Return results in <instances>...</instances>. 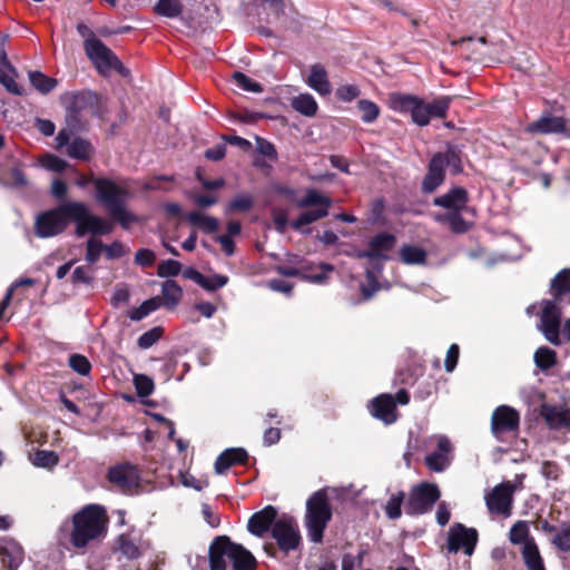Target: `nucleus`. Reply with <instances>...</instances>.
<instances>
[{"instance_id":"obj_20","label":"nucleus","mask_w":570,"mask_h":570,"mask_svg":"<svg viewBox=\"0 0 570 570\" xmlns=\"http://www.w3.org/2000/svg\"><path fill=\"white\" fill-rule=\"evenodd\" d=\"M370 413L385 424H392L397 420V409L391 394H380L368 404Z\"/></svg>"},{"instance_id":"obj_28","label":"nucleus","mask_w":570,"mask_h":570,"mask_svg":"<svg viewBox=\"0 0 570 570\" xmlns=\"http://www.w3.org/2000/svg\"><path fill=\"white\" fill-rule=\"evenodd\" d=\"M320 268L322 269L321 273L305 274L296 267L277 265L275 271L277 274L285 277H301L302 279L308 281L311 283L323 284L327 279V273L333 272L334 267L331 264L321 263Z\"/></svg>"},{"instance_id":"obj_53","label":"nucleus","mask_w":570,"mask_h":570,"mask_svg":"<svg viewBox=\"0 0 570 570\" xmlns=\"http://www.w3.org/2000/svg\"><path fill=\"white\" fill-rule=\"evenodd\" d=\"M232 77H233L235 83L245 91L256 92V94L263 91V87L259 82L254 81L253 79H250L249 77H247L245 73H243L240 71H235Z\"/></svg>"},{"instance_id":"obj_12","label":"nucleus","mask_w":570,"mask_h":570,"mask_svg":"<svg viewBox=\"0 0 570 570\" xmlns=\"http://www.w3.org/2000/svg\"><path fill=\"white\" fill-rule=\"evenodd\" d=\"M272 538L284 554L297 550L302 544L298 524L292 517L284 515L274 523Z\"/></svg>"},{"instance_id":"obj_60","label":"nucleus","mask_w":570,"mask_h":570,"mask_svg":"<svg viewBox=\"0 0 570 570\" xmlns=\"http://www.w3.org/2000/svg\"><path fill=\"white\" fill-rule=\"evenodd\" d=\"M552 543L563 552L570 551V524H566L561 528L553 538Z\"/></svg>"},{"instance_id":"obj_21","label":"nucleus","mask_w":570,"mask_h":570,"mask_svg":"<svg viewBox=\"0 0 570 570\" xmlns=\"http://www.w3.org/2000/svg\"><path fill=\"white\" fill-rule=\"evenodd\" d=\"M541 416L551 430L570 429V397L563 405L543 404Z\"/></svg>"},{"instance_id":"obj_51","label":"nucleus","mask_w":570,"mask_h":570,"mask_svg":"<svg viewBox=\"0 0 570 570\" xmlns=\"http://www.w3.org/2000/svg\"><path fill=\"white\" fill-rule=\"evenodd\" d=\"M163 335L164 328L161 326H155L139 336L137 345L142 350L149 348L157 343Z\"/></svg>"},{"instance_id":"obj_24","label":"nucleus","mask_w":570,"mask_h":570,"mask_svg":"<svg viewBox=\"0 0 570 570\" xmlns=\"http://www.w3.org/2000/svg\"><path fill=\"white\" fill-rule=\"evenodd\" d=\"M469 193L465 188L455 186L448 193L433 199V205L451 212H463L469 203Z\"/></svg>"},{"instance_id":"obj_44","label":"nucleus","mask_w":570,"mask_h":570,"mask_svg":"<svg viewBox=\"0 0 570 570\" xmlns=\"http://www.w3.org/2000/svg\"><path fill=\"white\" fill-rule=\"evenodd\" d=\"M253 206L254 197L252 195L238 194L226 205L225 213H247L253 208Z\"/></svg>"},{"instance_id":"obj_33","label":"nucleus","mask_w":570,"mask_h":570,"mask_svg":"<svg viewBox=\"0 0 570 570\" xmlns=\"http://www.w3.org/2000/svg\"><path fill=\"white\" fill-rule=\"evenodd\" d=\"M444 160V167H450L452 175H459L463 171L462 150L455 145H449L445 153H438Z\"/></svg>"},{"instance_id":"obj_27","label":"nucleus","mask_w":570,"mask_h":570,"mask_svg":"<svg viewBox=\"0 0 570 570\" xmlns=\"http://www.w3.org/2000/svg\"><path fill=\"white\" fill-rule=\"evenodd\" d=\"M85 105V95L77 92L72 96V100L67 106L66 110V128L73 132H78L85 129V122L81 118V110Z\"/></svg>"},{"instance_id":"obj_10","label":"nucleus","mask_w":570,"mask_h":570,"mask_svg":"<svg viewBox=\"0 0 570 570\" xmlns=\"http://www.w3.org/2000/svg\"><path fill=\"white\" fill-rule=\"evenodd\" d=\"M106 479L114 489L125 495L138 494L141 489L140 469L127 461L110 466Z\"/></svg>"},{"instance_id":"obj_22","label":"nucleus","mask_w":570,"mask_h":570,"mask_svg":"<svg viewBox=\"0 0 570 570\" xmlns=\"http://www.w3.org/2000/svg\"><path fill=\"white\" fill-rule=\"evenodd\" d=\"M276 518V508L267 505L252 514L247 523V529L252 534L262 538L267 531H272L274 523L278 520Z\"/></svg>"},{"instance_id":"obj_50","label":"nucleus","mask_w":570,"mask_h":570,"mask_svg":"<svg viewBox=\"0 0 570 570\" xmlns=\"http://www.w3.org/2000/svg\"><path fill=\"white\" fill-rule=\"evenodd\" d=\"M405 499V493L403 491H399L396 494H393L386 502L385 505V514L391 520H396L402 515V504Z\"/></svg>"},{"instance_id":"obj_52","label":"nucleus","mask_w":570,"mask_h":570,"mask_svg":"<svg viewBox=\"0 0 570 570\" xmlns=\"http://www.w3.org/2000/svg\"><path fill=\"white\" fill-rule=\"evenodd\" d=\"M134 384L136 389V393L139 397L149 396L155 389L154 381L145 374H138L134 377Z\"/></svg>"},{"instance_id":"obj_29","label":"nucleus","mask_w":570,"mask_h":570,"mask_svg":"<svg viewBox=\"0 0 570 570\" xmlns=\"http://www.w3.org/2000/svg\"><path fill=\"white\" fill-rule=\"evenodd\" d=\"M307 85L316 92H318L321 96H327L332 91L327 71L320 63H315L311 67V73L307 78Z\"/></svg>"},{"instance_id":"obj_59","label":"nucleus","mask_w":570,"mask_h":570,"mask_svg":"<svg viewBox=\"0 0 570 570\" xmlns=\"http://www.w3.org/2000/svg\"><path fill=\"white\" fill-rule=\"evenodd\" d=\"M365 277L367 284L361 285V293L363 299L367 301L380 289V283L374 273L370 269H366Z\"/></svg>"},{"instance_id":"obj_37","label":"nucleus","mask_w":570,"mask_h":570,"mask_svg":"<svg viewBox=\"0 0 570 570\" xmlns=\"http://www.w3.org/2000/svg\"><path fill=\"white\" fill-rule=\"evenodd\" d=\"M118 551L128 560H137L142 552L129 533H121L116 539Z\"/></svg>"},{"instance_id":"obj_42","label":"nucleus","mask_w":570,"mask_h":570,"mask_svg":"<svg viewBox=\"0 0 570 570\" xmlns=\"http://www.w3.org/2000/svg\"><path fill=\"white\" fill-rule=\"evenodd\" d=\"M163 305L160 296H154L146 299L140 306L131 309L128 316L131 321L138 322L148 316L150 313L157 311Z\"/></svg>"},{"instance_id":"obj_64","label":"nucleus","mask_w":570,"mask_h":570,"mask_svg":"<svg viewBox=\"0 0 570 570\" xmlns=\"http://www.w3.org/2000/svg\"><path fill=\"white\" fill-rule=\"evenodd\" d=\"M256 144L259 154L273 160L277 159V151L274 144L262 137H256Z\"/></svg>"},{"instance_id":"obj_2","label":"nucleus","mask_w":570,"mask_h":570,"mask_svg":"<svg viewBox=\"0 0 570 570\" xmlns=\"http://www.w3.org/2000/svg\"><path fill=\"white\" fill-rule=\"evenodd\" d=\"M89 183L94 184L97 200L107 209L112 220L118 222L124 229H128L132 223L137 222L136 215L126 207L129 197L126 187L119 186L110 178L92 176H81L77 185L85 187Z\"/></svg>"},{"instance_id":"obj_19","label":"nucleus","mask_w":570,"mask_h":570,"mask_svg":"<svg viewBox=\"0 0 570 570\" xmlns=\"http://www.w3.org/2000/svg\"><path fill=\"white\" fill-rule=\"evenodd\" d=\"M525 131L540 135L560 134L564 137H570V120L547 114L528 124Z\"/></svg>"},{"instance_id":"obj_31","label":"nucleus","mask_w":570,"mask_h":570,"mask_svg":"<svg viewBox=\"0 0 570 570\" xmlns=\"http://www.w3.org/2000/svg\"><path fill=\"white\" fill-rule=\"evenodd\" d=\"M161 302L163 305L168 308H175L183 298V288L181 286L173 279H167L163 283L161 286Z\"/></svg>"},{"instance_id":"obj_4","label":"nucleus","mask_w":570,"mask_h":570,"mask_svg":"<svg viewBox=\"0 0 570 570\" xmlns=\"http://www.w3.org/2000/svg\"><path fill=\"white\" fill-rule=\"evenodd\" d=\"M208 558L210 570H227V560L233 570H255L257 566L252 552L227 535H218L212 541Z\"/></svg>"},{"instance_id":"obj_40","label":"nucleus","mask_w":570,"mask_h":570,"mask_svg":"<svg viewBox=\"0 0 570 570\" xmlns=\"http://www.w3.org/2000/svg\"><path fill=\"white\" fill-rule=\"evenodd\" d=\"M440 223H448L454 234H464L470 229V224L463 218L462 212H449L436 217Z\"/></svg>"},{"instance_id":"obj_38","label":"nucleus","mask_w":570,"mask_h":570,"mask_svg":"<svg viewBox=\"0 0 570 570\" xmlns=\"http://www.w3.org/2000/svg\"><path fill=\"white\" fill-rule=\"evenodd\" d=\"M534 364L538 368L546 372L552 368L557 362V352L548 346H540L533 355Z\"/></svg>"},{"instance_id":"obj_61","label":"nucleus","mask_w":570,"mask_h":570,"mask_svg":"<svg viewBox=\"0 0 570 570\" xmlns=\"http://www.w3.org/2000/svg\"><path fill=\"white\" fill-rule=\"evenodd\" d=\"M156 262V255L151 249L140 248L135 254V263L142 267H150Z\"/></svg>"},{"instance_id":"obj_25","label":"nucleus","mask_w":570,"mask_h":570,"mask_svg":"<svg viewBox=\"0 0 570 570\" xmlns=\"http://www.w3.org/2000/svg\"><path fill=\"white\" fill-rule=\"evenodd\" d=\"M249 455L243 448H230L223 451L216 459L214 468L217 474H224L235 465H247Z\"/></svg>"},{"instance_id":"obj_47","label":"nucleus","mask_w":570,"mask_h":570,"mask_svg":"<svg viewBox=\"0 0 570 570\" xmlns=\"http://www.w3.org/2000/svg\"><path fill=\"white\" fill-rule=\"evenodd\" d=\"M68 365L73 372L82 376H88L92 368L88 357L79 353L69 355Z\"/></svg>"},{"instance_id":"obj_48","label":"nucleus","mask_w":570,"mask_h":570,"mask_svg":"<svg viewBox=\"0 0 570 570\" xmlns=\"http://www.w3.org/2000/svg\"><path fill=\"white\" fill-rule=\"evenodd\" d=\"M104 247L105 244L101 242V239L96 237H90L86 242L85 261L88 265L92 266L100 259L101 253L104 252Z\"/></svg>"},{"instance_id":"obj_55","label":"nucleus","mask_w":570,"mask_h":570,"mask_svg":"<svg viewBox=\"0 0 570 570\" xmlns=\"http://www.w3.org/2000/svg\"><path fill=\"white\" fill-rule=\"evenodd\" d=\"M183 6L179 0H159L156 11L166 17H176L181 12Z\"/></svg>"},{"instance_id":"obj_62","label":"nucleus","mask_w":570,"mask_h":570,"mask_svg":"<svg viewBox=\"0 0 570 570\" xmlns=\"http://www.w3.org/2000/svg\"><path fill=\"white\" fill-rule=\"evenodd\" d=\"M104 253L107 259H116L125 256L127 254V249L121 242L114 240L109 245L105 244Z\"/></svg>"},{"instance_id":"obj_63","label":"nucleus","mask_w":570,"mask_h":570,"mask_svg":"<svg viewBox=\"0 0 570 570\" xmlns=\"http://www.w3.org/2000/svg\"><path fill=\"white\" fill-rule=\"evenodd\" d=\"M43 166L49 170L62 173L68 167V164L62 158L48 154L43 160Z\"/></svg>"},{"instance_id":"obj_13","label":"nucleus","mask_w":570,"mask_h":570,"mask_svg":"<svg viewBox=\"0 0 570 570\" xmlns=\"http://www.w3.org/2000/svg\"><path fill=\"white\" fill-rule=\"evenodd\" d=\"M450 45L459 47L468 60H482L485 57H499L503 53V40H499L493 49L488 50H482L488 46V38H454Z\"/></svg>"},{"instance_id":"obj_5","label":"nucleus","mask_w":570,"mask_h":570,"mask_svg":"<svg viewBox=\"0 0 570 570\" xmlns=\"http://www.w3.org/2000/svg\"><path fill=\"white\" fill-rule=\"evenodd\" d=\"M332 505L326 490L321 489L314 492L306 502L304 524L307 537L313 543H322L324 531L332 520Z\"/></svg>"},{"instance_id":"obj_9","label":"nucleus","mask_w":570,"mask_h":570,"mask_svg":"<svg viewBox=\"0 0 570 570\" xmlns=\"http://www.w3.org/2000/svg\"><path fill=\"white\" fill-rule=\"evenodd\" d=\"M296 206L298 208L316 207L301 213L296 219L291 222V227L299 230L303 226L326 217L332 206V199L317 189L308 188L304 197L296 202Z\"/></svg>"},{"instance_id":"obj_7","label":"nucleus","mask_w":570,"mask_h":570,"mask_svg":"<svg viewBox=\"0 0 570 570\" xmlns=\"http://www.w3.org/2000/svg\"><path fill=\"white\" fill-rule=\"evenodd\" d=\"M83 48L88 59L100 76L109 77L112 71L121 77L130 75L129 69L124 66L115 52L102 43L99 38H86Z\"/></svg>"},{"instance_id":"obj_57","label":"nucleus","mask_w":570,"mask_h":570,"mask_svg":"<svg viewBox=\"0 0 570 570\" xmlns=\"http://www.w3.org/2000/svg\"><path fill=\"white\" fill-rule=\"evenodd\" d=\"M449 464L446 455L440 452H432L425 456V465L434 472H442Z\"/></svg>"},{"instance_id":"obj_39","label":"nucleus","mask_w":570,"mask_h":570,"mask_svg":"<svg viewBox=\"0 0 570 570\" xmlns=\"http://www.w3.org/2000/svg\"><path fill=\"white\" fill-rule=\"evenodd\" d=\"M28 76L32 87L43 95L52 91L58 85V80L56 78L46 76L43 72L38 70L29 71Z\"/></svg>"},{"instance_id":"obj_36","label":"nucleus","mask_w":570,"mask_h":570,"mask_svg":"<svg viewBox=\"0 0 570 570\" xmlns=\"http://www.w3.org/2000/svg\"><path fill=\"white\" fill-rule=\"evenodd\" d=\"M551 292L554 301L570 294V268H563L551 279Z\"/></svg>"},{"instance_id":"obj_23","label":"nucleus","mask_w":570,"mask_h":570,"mask_svg":"<svg viewBox=\"0 0 570 570\" xmlns=\"http://www.w3.org/2000/svg\"><path fill=\"white\" fill-rule=\"evenodd\" d=\"M445 179V167L444 160L439 157L438 153H435L428 165V173L425 174L422 184L421 190L424 194H431L435 191Z\"/></svg>"},{"instance_id":"obj_8","label":"nucleus","mask_w":570,"mask_h":570,"mask_svg":"<svg viewBox=\"0 0 570 570\" xmlns=\"http://www.w3.org/2000/svg\"><path fill=\"white\" fill-rule=\"evenodd\" d=\"M72 223L75 235L78 238L91 234V237L109 235L114 232L115 224L90 212L87 204L73 200Z\"/></svg>"},{"instance_id":"obj_58","label":"nucleus","mask_w":570,"mask_h":570,"mask_svg":"<svg viewBox=\"0 0 570 570\" xmlns=\"http://www.w3.org/2000/svg\"><path fill=\"white\" fill-rule=\"evenodd\" d=\"M360 95L361 90L356 85H342L335 91V97L343 102H351Z\"/></svg>"},{"instance_id":"obj_17","label":"nucleus","mask_w":570,"mask_h":570,"mask_svg":"<svg viewBox=\"0 0 570 570\" xmlns=\"http://www.w3.org/2000/svg\"><path fill=\"white\" fill-rule=\"evenodd\" d=\"M478 542V532L473 528H466L462 523L451 527L448 535V551L456 553L463 549L464 553L471 556Z\"/></svg>"},{"instance_id":"obj_49","label":"nucleus","mask_w":570,"mask_h":570,"mask_svg":"<svg viewBox=\"0 0 570 570\" xmlns=\"http://www.w3.org/2000/svg\"><path fill=\"white\" fill-rule=\"evenodd\" d=\"M70 281L75 286L80 284L91 285L95 281V271L88 264L78 266L73 269Z\"/></svg>"},{"instance_id":"obj_15","label":"nucleus","mask_w":570,"mask_h":570,"mask_svg":"<svg viewBox=\"0 0 570 570\" xmlns=\"http://www.w3.org/2000/svg\"><path fill=\"white\" fill-rule=\"evenodd\" d=\"M519 426L520 414L515 409L509 405L494 409L491 416V432L498 440H501L503 434L517 433Z\"/></svg>"},{"instance_id":"obj_54","label":"nucleus","mask_w":570,"mask_h":570,"mask_svg":"<svg viewBox=\"0 0 570 570\" xmlns=\"http://www.w3.org/2000/svg\"><path fill=\"white\" fill-rule=\"evenodd\" d=\"M59 458L53 451L38 450L33 455V464L40 468H53Z\"/></svg>"},{"instance_id":"obj_34","label":"nucleus","mask_w":570,"mask_h":570,"mask_svg":"<svg viewBox=\"0 0 570 570\" xmlns=\"http://www.w3.org/2000/svg\"><path fill=\"white\" fill-rule=\"evenodd\" d=\"M23 550L20 546L0 547V558L8 570H17L23 560Z\"/></svg>"},{"instance_id":"obj_26","label":"nucleus","mask_w":570,"mask_h":570,"mask_svg":"<svg viewBox=\"0 0 570 570\" xmlns=\"http://www.w3.org/2000/svg\"><path fill=\"white\" fill-rule=\"evenodd\" d=\"M29 181L23 171L21 161H16L10 168L0 166V185L12 189H22L28 186Z\"/></svg>"},{"instance_id":"obj_6","label":"nucleus","mask_w":570,"mask_h":570,"mask_svg":"<svg viewBox=\"0 0 570 570\" xmlns=\"http://www.w3.org/2000/svg\"><path fill=\"white\" fill-rule=\"evenodd\" d=\"M73 200L40 212L35 217L33 233L38 238H52L66 232L72 223Z\"/></svg>"},{"instance_id":"obj_3","label":"nucleus","mask_w":570,"mask_h":570,"mask_svg":"<svg viewBox=\"0 0 570 570\" xmlns=\"http://www.w3.org/2000/svg\"><path fill=\"white\" fill-rule=\"evenodd\" d=\"M451 101L449 96L425 102L423 98L412 94H389V107L396 112L410 114L412 121L419 127L428 126L431 118H446Z\"/></svg>"},{"instance_id":"obj_11","label":"nucleus","mask_w":570,"mask_h":570,"mask_svg":"<svg viewBox=\"0 0 570 570\" xmlns=\"http://www.w3.org/2000/svg\"><path fill=\"white\" fill-rule=\"evenodd\" d=\"M441 492L435 483L421 482L411 488L404 503L405 513L412 517L423 515L432 511Z\"/></svg>"},{"instance_id":"obj_43","label":"nucleus","mask_w":570,"mask_h":570,"mask_svg":"<svg viewBox=\"0 0 570 570\" xmlns=\"http://www.w3.org/2000/svg\"><path fill=\"white\" fill-rule=\"evenodd\" d=\"M401 261L407 265H420L426 261V252L414 245H404L400 250Z\"/></svg>"},{"instance_id":"obj_32","label":"nucleus","mask_w":570,"mask_h":570,"mask_svg":"<svg viewBox=\"0 0 570 570\" xmlns=\"http://www.w3.org/2000/svg\"><path fill=\"white\" fill-rule=\"evenodd\" d=\"M187 220L190 225L199 228L205 234H213L219 228V222L217 218L207 216L200 212L188 213Z\"/></svg>"},{"instance_id":"obj_30","label":"nucleus","mask_w":570,"mask_h":570,"mask_svg":"<svg viewBox=\"0 0 570 570\" xmlns=\"http://www.w3.org/2000/svg\"><path fill=\"white\" fill-rule=\"evenodd\" d=\"M521 557L528 570H547L543 558L533 538H530L522 548Z\"/></svg>"},{"instance_id":"obj_45","label":"nucleus","mask_w":570,"mask_h":570,"mask_svg":"<svg viewBox=\"0 0 570 570\" xmlns=\"http://www.w3.org/2000/svg\"><path fill=\"white\" fill-rule=\"evenodd\" d=\"M356 107L361 112L362 121L365 124L374 122L381 112L379 105L368 99L358 100Z\"/></svg>"},{"instance_id":"obj_46","label":"nucleus","mask_w":570,"mask_h":570,"mask_svg":"<svg viewBox=\"0 0 570 570\" xmlns=\"http://www.w3.org/2000/svg\"><path fill=\"white\" fill-rule=\"evenodd\" d=\"M529 525L525 521H517L510 529L509 540L513 544H522L530 541Z\"/></svg>"},{"instance_id":"obj_18","label":"nucleus","mask_w":570,"mask_h":570,"mask_svg":"<svg viewBox=\"0 0 570 570\" xmlns=\"http://www.w3.org/2000/svg\"><path fill=\"white\" fill-rule=\"evenodd\" d=\"M395 235L387 232H382L370 239L367 249L357 250L355 256L360 259L366 258L370 261H386L389 259L387 254L395 247Z\"/></svg>"},{"instance_id":"obj_56","label":"nucleus","mask_w":570,"mask_h":570,"mask_svg":"<svg viewBox=\"0 0 570 570\" xmlns=\"http://www.w3.org/2000/svg\"><path fill=\"white\" fill-rule=\"evenodd\" d=\"M181 264L175 259L163 261L158 264L157 275L159 277H174L181 272Z\"/></svg>"},{"instance_id":"obj_1","label":"nucleus","mask_w":570,"mask_h":570,"mask_svg":"<svg viewBox=\"0 0 570 570\" xmlns=\"http://www.w3.org/2000/svg\"><path fill=\"white\" fill-rule=\"evenodd\" d=\"M109 518L105 507L87 504L71 518L70 544L83 552L91 543H99L108 532Z\"/></svg>"},{"instance_id":"obj_16","label":"nucleus","mask_w":570,"mask_h":570,"mask_svg":"<svg viewBox=\"0 0 570 570\" xmlns=\"http://www.w3.org/2000/svg\"><path fill=\"white\" fill-rule=\"evenodd\" d=\"M514 485L511 482H502L495 485L485 495L487 508L490 513L508 517L511 514Z\"/></svg>"},{"instance_id":"obj_14","label":"nucleus","mask_w":570,"mask_h":570,"mask_svg":"<svg viewBox=\"0 0 570 570\" xmlns=\"http://www.w3.org/2000/svg\"><path fill=\"white\" fill-rule=\"evenodd\" d=\"M561 311L553 301L544 299L542 302V314L540 331L546 340L556 346L562 344L560 337Z\"/></svg>"},{"instance_id":"obj_35","label":"nucleus","mask_w":570,"mask_h":570,"mask_svg":"<svg viewBox=\"0 0 570 570\" xmlns=\"http://www.w3.org/2000/svg\"><path fill=\"white\" fill-rule=\"evenodd\" d=\"M292 108L305 117H314L318 110V105L311 94H301L291 101Z\"/></svg>"},{"instance_id":"obj_41","label":"nucleus","mask_w":570,"mask_h":570,"mask_svg":"<svg viewBox=\"0 0 570 570\" xmlns=\"http://www.w3.org/2000/svg\"><path fill=\"white\" fill-rule=\"evenodd\" d=\"M68 155L71 158L79 160H89L94 153L92 145L90 141L76 137L68 146Z\"/></svg>"}]
</instances>
